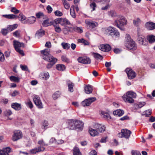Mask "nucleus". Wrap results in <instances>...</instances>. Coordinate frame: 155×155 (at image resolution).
<instances>
[{"mask_svg": "<svg viewBox=\"0 0 155 155\" xmlns=\"http://www.w3.org/2000/svg\"><path fill=\"white\" fill-rule=\"evenodd\" d=\"M45 150V148L43 147H40L38 148L32 149L29 151L30 154H36L38 152L43 151Z\"/></svg>", "mask_w": 155, "mask_h": 155, "instance_id": "13", "label": "nucleus"}, {"mask_svg": "<svg viewBox=\"0 0 155 155\" xmlns=\"http://www.w3.org/2000/svg\"><path fill=\"white\" fill-rule=\"evenodd\" d=\"M22 137V134L21 131L15 130L13 132L12 139L13 141H15L21 139Z\"/></svg>", "mask_w": 155, "mask_h": 155, "instance_id": "6", "label": "nucleus"}, {"mask_svg": "<svg viewBox=\"0 0 155 155\" xmlns=\"http://www.w3.org/2000/svg\"><path fill=\"white\" fill-rule=\"evenodd\" d=\"M26 105L29 107L31 109L33 108V105L31 101L30 100H28L27 102H25Z\"/></svg>", "mask_w": 155, "mask_h": 155, "instance_id": "47", "label": "nucleus"}, {"mask_svg": "<svg viewBox=\"0 0 155 155\" xmlns=\"http://www.w3.org/2000/svg\"><path fill=\"white\" fill-rule=\"evenodd\" d=\"M61 45L62 46L63 48L65 49H68L70 47V45L68 43L62 42L61 44Z\"/></svg>", "mask_w": 155, "mask_h": 155, "instance_id": "44", "label": "nucleus"}, {"mask_svg": "<svg viewBox=\"0 0 155 155\" xmlns=\"http://www.w3.org/2000/svg\"><path fill=\"white\" fill-rule=\"evenodd\" d=\"M54 15L55 16H61L63 14L62 12L59 10H56L54 12Z\"/></svg>", "mask_w": 155, "mask_h": 155, "instance_id": "54", "label": "nucleus"}, {"mask_svg": "<svg viewBox=\"0 0 155 155\" xmlns=\"http://www.w3.org/2000/svg\"><path fill=\"white\" fill-rule=\"evenodd\" d=\"M11 12H14L15 14H17L19 12V10H17L15 7H12L11 8Z\"/></svg>", "mask_w": 155, "mask_h": 155, "instance_id": "59", "label": "nucleus"}, {"mask_svg": "<svg viewBox=\"0 0 155 155\" xmlns=\"http://www.w3.org/2000/svg\"><path fill=\"white\" fill-rule=\"evenodd\" d=\"M7 29L3 28L2 29L1 33L4 35H6L8 32Z\"/></svg>", "mask_w": 155, "mask_h": 155, "instance_id": "52", "label": "nucleus"}, {"mask_svg": "<svg viewBox=\"0 0 155 155\" xmlns=\"http://www.w3.org/2000/svg\"><path fill=\"white\" fill-rule=\"evenodd\" d=\"M124 111L120 109L114 111L113 112V114L119 117L122 116L124 114Z\"/></svg>", "mask_w": 155, "mask_h": 155, "instance_id": "24", "label": "nucleus"}, {"mask_svg": "<svg viewBox=\"0 0 155 155\" xmlns=\"http://www.w3.org/2000/svg\"><path fill=\"white\" fill-rule=\"evenodd\" d=\"M147 39L150 43H152L155 41V36L152 35H149L147 37Z\"/></svg>", "mask_w": 155, "mask_h": 155, "instance_id": "31", "label": "nucleus"}, {"mask_svg": "<svg viewBox=\"0 0 155 155\" xmlns=\"http://www.w3.org/2000/svg\"><path fill=\"white\" fill-rule=\"evenodd\" d=\"M11 150V149L9 147L4 148L2 150H0V155H9L8 153Z\"/></svg>", "mask_w": 155, "mask_h": 155, "instance_id": "16", "label": "nucleus"}, {"mask_svg": "<svg viewBox=\"0 0 155 155\" xmlns=\"http://www.w3.org/2000/svg\"><path fill=\"white\" fill-rule=\"evenodd\" d=\"M75 121V124L76 125V128L80 130H82L83 128L84 123L83 122L78 120H74Z\"/></svg>", "mask_w": 155, "mask_h": 155, "instance_id": "21", "label": "nucleus"}, {"mask_svg": "<svg viewBox=\"0 0 155 155\" xmlns=\"http://www.w3.org/2000/svg\"><path fill=\"white\" fill-rule=\"evenodd\" d=\"M94 128L97 130L99 134L100 133L104 132L105 130V127L102 124H96L94 125Z\"/></svg>", "mask_w": 155, "mask_h": 155, "instance_id": "11", "label": "nucleus"}, {"mask_svg": "<svg viewBox=\"0 0 155 155\" xmlns=\"http://www.w3.org/2000/svg\"><path fill=\"white\" fill-rule=\"evenodd\" d=\"M33 101L38 108L42 109L43 107L40 98L38 96L34 95L33 97Z\"/></svg>", "mask_w": 155, "mask_h": 155, "instance_id": "5", "label": "nucleus"}, {"mask_svg": "<svg viewBox=\"0 0 155 155\" xmlns=\"http://www.w3.org/2000/svg\"><path fill=\"white\" fill-rule=\"evenodd\" d=\"M131 153L132 155H141L140 152L137 150H132Z\"/></svg>", "mask_w": 155, "mask_h": 155, "instance_id": "57", "label": "nucleus"}, {"mask_svg": "<svg viewBox=\"0 0 155 155\" xmlns=\"http://www.w3.org/2000/svg\"><path fill=\"white\" fill-rule=\"evenodd\" d=\"M9 79L12 81L16 83H19L20 81V78L18 77H15L14 76H11L9 77Z\"/></svg>", "mask_w": 155, "mask_h": 155, "instance_id": "25", "label": "nucleus"}, {"mask_svg": "<svg viewBox=\"0 0 155 155\" xmlns=\"http://www.w3.org/2000/svg\"><path fill=\"white\" fill-rule=\"evenodd\" d=\"M3 17L10 19H12L16 18L17 16L14 15H4L2 16Z\"/></svg>", "mask_w": 155, "mask_h": 155, "instance_id": "35", "label": "nucleus"}, {"mask_svg": "<svg viewBox=\"0 0 155 155\" xmlns=\"http://www.w3.org/2000/svg\"><path fill=\"white\" fill-rule=\"evenodd\" d=\"M139 41L140 43H141L142 44H143V42L145 39V38L144 36H142V37H139Z\"/></svg>", "mask_w": 155, "mask_h": 155, "instance_id": "62", "label": "nucleus"}, {"mask_svg": "<svg viewBox=\"0 0 155 155\" xmlns=\"http://www.w3.org/2000/svg\"><path fill=\"white\" fill-rule=\"evenodd\" d=\"M114 25L121 30H123L121 27L122 26L126 25L127 24V21L122 16H119L117 20L114 21Z\"/></svg>", "mask_w": 155, "mask_h": 155, "instance_id": "3", "label": "nucleus"}, {"mask_svg": "<svg viewBox=\"0 0 155 155\" xmlns=\"http://www.w3.org/2000/svg\"><path fill=\"white\" fill-rule=\"evenodd\" d=\"M75 124V121L74 120H71L69 122V128L72 130H75L77 129L76 125Z\"/></svg>", "mask_w": 155, "mask_h": 155, "instance_id": "17", "label": "nucleus"}, {"mask_svg": "<svg viewBox=\"0 0 155 155\" xmlns=\"http://www.w3.org/2000/svg\"><path fill=\"white\" fill-rule=\"evenodd\" d=\"M84 64H90L91 63V60L89 58L84 57H83Z\"/></svg>", "mask_w": 155, "mask_h": 155, "instance_id": "49", "label": "nucleus"}, {"mask_svg": "<svg viewBox=\"0 0 155 155\" xmlns=\"http://www.w3.org/2000/svg\"><path fill=\"white\" fill-rule=\"evenodd\" d=\"M19 16L21 18L20 20L22 23H27V21L25 20L26 17L25 16L22 14H20Z\"/></svg>", "mask_w": 155, "mask_h": 155, "instance_id": "46", "label": "nucleus"}, {"mask_svg": "<svg viewBox=\"0 0 155 155\" xmlns=\"http://www.w3.org/2000/svg\"><path fill=\"white\" fill-rule=\"evenodd\" d=\"M13 45L15 50L22 55H24V53L22 50H21L20 47L24 46V45L23 43H21L15 40L13 41Z\"/></svg>", "mask_w": 155, "mask_h": 155, "instance_id": "4", "label": "nucleus"}, {"mask_svg": "<svg viewBox=\"0 0 155 155\" xmlns=\"http://www.w3.org/2000/svg\"><path fill=\"white\" fill-rule=\"evenodd\" d=\"M145 104V102H139L136 105V107L138 108H140L144 106Z\"/></svg>", "mask_w": 155, "mask_h": 155, "instance_id": "55", "label": "nucleus"}, {"mask_svg": "<svg viewBox=\"0 0 155 155\" xmlns=\"http://www.w3.org/2000/svg\"><path fill=\"white\" fill-rule=\"evenodd\" d=\"M116 13L113 11H110L109 13V15L111 17H114L116 15Z\"/></svg>", "mask_w": 155, "mask_h": 155, "instance_id": "64", "label": "nucleus"}, {"mask_svg": "<svg viewBox=\"0 0 155 155\" xmlns=\"http://www.w3.org/2000/svg\"><path fill=\"white\" fill-rule=\"evenodd\" d=\"M84 90L85 92L87 94H90L92 93L93 90L92 87L90 85L88 84L84 86Z\"/></svg>", "mask_w": 155, "mask_h": 155, "instance_id": "23", "label": "nucleus"}, {"mask_svg": "<svg viewBox=\"0 0 155 155\" xmlns=\"http://www.w3.org/2000/svg\"><path fill=\"white\" fill-rule=\"evenodd\" d=\"M78 41L79 42L83 43L85 45H90L89 42L83 38L79 39L78 40Z\"/></svg>", "mask_w": 155, "mask_h": 155, "instance_id": "40", "label": "nucleus"}, {"mask_svg": "<svg viewBox=\"0 0 155 155\" xmlns=\"http://www.w3.org/2000/svg\"><path fill=\"white\" fill-rule=\"evenodd\" d=\"M50 49L48 48L46 49L41 51L43 59L47 61L52 62L49 63L47 65V68L48 69L51 68L57 61V59L56 58H54L52 55L50 54Z\"/></svg>", "mask_w": 155, "mask_h": 155, "instance_id": "1", "label": "nucleus"}, {"mask_svg": "<svg viewBox=\"0 0 155 155\" xmlns=\"http://www.w3.org/2000/svg\"><path fill=\"white\" fill-rule=\"evenodd\" d=\"M99 48L101 50L104 52H108L111 50L110 46L108 44L101 45L99 46Z\"/></svg>", "mask_w": 155, "mask_h": 155, "instance_id": "14", "label": "nucleus"}, {"mask_svg": "<svg viewBox=\"0 0 155 155\" xmlns=\"http://www.w3.org/2000/svg\"><path fill=\"white\" fill-rule=\"evenodd\" d=\"M70 24V22L67 19L61 18L60 24L61 25H64L65 24Z\"/></svg>", "mask_w": 155, "mask_h": 155, "instance_id": "28", "label": "nucleus"}, {"mask_svg": "<svg viewBox=\"0 0 155 155\" xmlns=\"http://www.w3.org/2000/svg\"><path fill=\"white\" fill-rule=\"evenodd\" d=\"M73 155H81L79 148L75 147L73 150Z\"/></svg>", "mask_w": 155, "mask_h": 155, "instance_id": "32", "label": "nucleus"}, {"mask_svg": "<svg viewBox=\"0 0 155 155\" xmlns=\"http://www.w3.org/2000/svg\"><path fill=\"white\" fill-rule=\"evenodd\" d=\"M12 114V111L9 110H6L5 111L4 114L5 115L7 116H8L11 115Z\"/></svg>", "mask_w": 155, "mask_h": 155, "instance_id": "53", "label": "nucleus"}, {"mask_svg": "<svg viewBox=\"0 0 155 155\" xmlns=\"http://www.w3.org/2000/svg\"><path fill=\"white\" fill-rule=\"evenodd\" d=\"M96 100L95 97H90L84 100L81 102V104L83 107L88 106Z\"/></svg>", "mask_w": 155, "mask_h": 155, "instance_id": "8", "label": "nucleus"}, {"mask_svg": "<svg viewBox=\"0 0 155 155\" xmlns=\"http://www.w3.org/2000/svg\"><path fill=\"white\" fill-rule=\"evenodd\" d=\"M54 28L55 31L57 33H60L61 32V29L59 25L53 26Z\"/></svg>", "mask_w": 155, "mask_h": 155, "instance_id": "51", "label": "nucleus"}, {"mask_svg": "<svg viewBox=\"0 0 155 155\" xmlns=\"http://www.w3.org/2000/svg\"><path fill=\"white\" fill-rule=\"evenodd\" d=\"M62 1L64 8L67 9H69L70 7V5L69 2L66 0H62Z\"/></svg>", "mask_w": 155, "mask_h": 155, "instance_id": "41", "label": "nucleus"}, {"mask_svg": "<svg viewBox=\"0 0 155 155\" xmlns=\"http://www.w3.org/2000/svg\"><path fill=\"white\" fill-rule=\"evenodd\" d=\"M56 68L58 70L60 71H64L66 68L65 65L61 64H57L56 65Z\"/></svg>", "mask_w": 155, "mask_h": 155, "instance_id": "27", "label": "nucleus"}, {"mask_svg": "<svg viewBox=\"0 0 155 155\" xmlns=\"http://www.w3.org/2000/svg\"><path fill=\"white\" fill-rule=\"evenodd\" d=\"M125 46L128 48L132 50H135L137 48L136 45L134 41H131L128 43L125 44Z\"/></svg>", "mask_w": 155, "mask_h": 155, "instance_id": "10", "label": "nucleus"}, {"mask_svg": "<svg viewBox=\"0 0 155 155\" xmlns=\"http://www.w3.org/2000/svg\"><path fill=\"white\" fill-rule=\"evenodd\" d=\"M96 7V5L94 2H92L90 4V7L92 9V11L95 10Z\"/></svg>", "mask_w": 155, "mask_h": 155, "instance_id": "58", "label": "nucleus"}, {"mask_svg": "<svg viewBox=\"0 0 155 155\" xmlns=\"http://www.w3.org/2000/svg\"><path fill=\"white\" fill-rule=\"evenodd\" d=\"M114 36L118 38L120 36V33L115 29V31L114 32V35L112 36L114 37Z\"/></svg>", "mask_w": 155, "mask_h": 155, "instance_id": "61", "label": "nucleus"}, {"mask_svg": "<svg viewBox=\"0 0 155 155\" xmlns=\"http://www.w3.org/2000/svg\"><path fill=\"white\" fill-rule=\"evenodd\" d=\"M36 18L34 16H31L28 18L27 22L30 24H33L36 21Z\"/></svg>", "mask_w": 155, "mask_h": 155, "instance_id": "29", "label": "nucleus"}, {"mask_svg": "<svg viewBox=\"0 0 155 155\" xmlns=\"http://www.w3.org/2000/svg\"><path fill=\"white\" fill-rule=\"evenodd\" d=\"M85 23L87 25L92 28L97 27L98 25L97 23L92 21L86 20L85 21Z\"/></svg>", "mask_w": 155, "mask_h": 155, "instance_id": "15", "label": "nucleus"}, {"mask_svg": "<svg viewBox=\"0 0 155 155\" xmlns=\"http://www.w3.org/2000/svg\"><path fill=\"white\" fill-rule=\"evenodd\" d=\"M131 41H133L131 39L130 35L128 34H127L125 36V43H128Z\"/></svg>", "mask_w": 155, "mask_h": 155, "instance_id": "45", "label": "nucleus"}, {"mask_svg": "<svg viewBox=\"0 0 155 155\" xmlns=\"http://www.w3.org/2000/svg\"><path fill=\"white\" fill-rule=\"evenodd\" d=\"M52 21L49 22L48 20H45L43 22L42 25L44 27H47L52 25Z\"/></svg>", "mask_w": 155, "mask_h": 155, "instance_id": "42", "label": "nucleus"}, {"mask_svg": "<svg viewBox=\"0 0 155 155\" xmlns=\"http://www.w3.org/2000/svg\"><path fill=\"white\" fill-rule=\"evenodd\" d=\"M13 36L16 37H20V31H16L13 33Z\"/></svg>", "mask_w": 155, "mask_h": 155, "instance_id": "50", "label": "nucleus"}, {"mask_svg": "<svg viewBox=\"0 0 155 155\" xmlns=\"http://www.w3.org/2000/svg\"><path fill=\"white\" fill-rule=\"evenodd\" d=\"M61 94V92L59 91H57L55 92L52 96V97L54 100H56L58 98L60 97Z\"/></svg>", "mask_w": 155, "mask_h": 155, "instance_id": "36", "label": "nucleus"}, {"mask_svg": "<svg viewBox=\"0 0 155 155\" xmlns=\"http://www.w3.org/2000/svg\"><path fill=\"white\" fill-rule=\"evenodd\" d=\"M129 79H132L135 77L136 74L135 72L131 69L127 68L125 70Z\"/></svg>", "mask_w": 155, "mask_h": 155, "instance_id": "9", "label": "nucleus"}, {"mask_svg": "<svg viewBox=\"0 0 155 155\" xmlns=\"http://www.w3.org/2000/svg\"><path fill=\"white\" fill-rule=\"evenodd\" d=\"M131 133V131L127 129H123L121 130V132L118 134V136L120 137H124L128 139Z\"/></svg>", "mask_w": 155, "mask_h": 155, "instance_id": "7", "label": "nucleus"}, {"mask_svg": "<svg viewBox=\"0 0 155 155\" xmlns=\"http://www.w3.org/2000/svg\"><path fill=\"white\" fill-rule=\"evenodd\" d=\"M136 94L133 91H129L124 94L122 97L123 100L125 102H128L130 103H133L134 102L133 99L136 97Z\"/></svg>", "mask_w": 155, "mask_h": 155, "instance_id": "2", "label": "nucleus"}, {"mask_svg": "<svg viewBox=\"0 0 155 155\" xmlns=\"http://www.w3.org/2000/svg\"><path fill=\"white\" fill-rule=\"evenodd\" d=\"M141 23V20L139 18H137L133 21L134 25L136 26H138Z\"/></svg>", "mask_w": 155, "mask_h": 155, "instance_id": "38", "label": "nucleus"}, {"mask_svg": "<svg viewBox=\"0 0 155 155\" xmlns=\"http://www.w3.org/2000/svg\"><path fill=\"white\" fill-rule=\"evenodd\" d=\"M101 116L105 119H110V116L109 114L106 112H105L103 111H101Z\"/></svg>", "mask_w": 155, "mask_h": 155, "instance_id": "34", "label": "nucleus"}, {"mask_svg": "<svg viewBox=\"0 0 155 155\" xmlns=\"http://www.w3.org/2000/svg\"><path fill=\"white\" fill-rule=\"evenodd\" d=\"M18 25L17 24H15L14 25H9L7 27V29L8 30V31H11L17 27Z\"/></svg>", "mask_w": 155, "mask_h": 155, "instance_id": "37", "label": "nucleus"}, {"mask_svg": "<svg viewBox=\"0 0 155 155\" xmlns=\"http://www.w3.org/2000/svg\"><path fill=\"white\" fill-rule=\"evenodd\" d=\"M35 15L36 17L38 18H39L44 17L43 13L40 12L36 13Z\"/></svg>", "mask_w": 155, "mask_h": 155, "instance_id": "56", "label": "nucleus"}, {"mask_svg": "<svg viewBox=\"0 0 155 155\" xmlns=\"http://www.w3.org/2000/svg\"><path fill=\"white\" fill-rule=\"evenodd\" d=\"M44 35L45 31L44 30L42 29H40L38 31L36 34V35L38 37H41Z\"/></svg>", "mask_w": 155, "mask_h": 155, "instance_id": "39", "label": "nucleus"}, {"mask_svg": "<svg viewBox=\"0 0 155 155\" xmlns=\"http://www.w3.org/2000/svg\"><path fill=\"white\" fill-rule=\"evenodd\" d=\"M12 108L16 110H19L21 108V104L17 103H13L11 104Z\"/></svg>", "mask_w": 155, "mask_h": 155, "instance_id": "22", "label": "nucleus"}, {"mask_svg": "<svg viewBox=\"0 0 155 155\" xmlns=\"http://www.w3.org/2000/svg\"><path fill=\"white\" fill-rule=\"evenodd\" d=\"M61 60L62 61L67 63H69L70 62L69 59L65 56H63L61 57Z\"/></svg>", "mask_w": 155, "mask_h": 155, "instance_id": "48", "label": "nucleus"}, {"mask_svg": "<svg viewBox=\"0 0 155 155\" xmlns=\"http://www.w3.org/2000/svg\"><path fill=\"white\" fill-rule=\"evenodd\" d=\"M145 26L147 29L149 30H152L155 29V23L151 22H147Z\"/></svg>", "mask_w": 155, "mask_h": 155, "instance_id": "20", "label": "nucleus"}, {"mask_svg": "<svg viewBox=\"0 0 155 155\" xmlns=\"http://www.w3.org/2000/svg\"><path fill=\"white\" fill-rule=\"evenodd\" d=\"M60 19L61 18H56L53 21H52V24H52V25L53 26H54V25L56 26L59 25L57 24H60Z\"/></svg>", "mask_w": 155, "mask_h": 155, "instance_id": "43", "label": "nucleus"}, {"mask_svg": "<svg viewBox=\"0 0 155 155\" xmlns=\"http://www.w3.org/2000/svg\"><path fill=\"white\" fill-rule=\"evenodd\" d=\"M19 94V92L16 90H15L14 91L13 93L11 94V96L12 97H15L17 95Z\"/></svg>", "mask_w": 155, "mask_h": 155, "instance_id": "63", "label": "nucleus"}, {"mask_svg": "<svg viewBox=\"0 0 155 155\" xmlns=\"http://www.w3.org/2000/svg\"><path fill=\"white\" fill-rule=\"evenodd\" d=\"M49 73L47 72L40 74L39 75L40 78L42 80H46L49 78Z\"/></svg>", "mask_w": 155, "mask_h": 155, "instance_id": "18", "label": "nucleus"}, {"mask_svg": "<svg viewBox=\"0 0 155 155\" xmlns=\"http://www.w3.org/2000/svg\"><path fill=\"white\" fill-rule=\"evenodd\" d=\"M89 133L92 137L97 136L99 134L97 130L94 128H90L88 130Z\"/></svg>", "mask_w": 155, "mask_h": 155, "instance_id": "19", "label": "nucleus"}, {"mask_svg": "<svg viewBox=\"0 0 155 155\" xmlns=\"http://www.w3.org/2000/svg\"><path fill=\"white\" fill-rule=\"evenodd\" d=\"M74 5H72L70 9V13L71 16L73 18H75L76 15L75 11L74 10Z\"/></svg>", "mask_w": 155, "mask_h": 155, "instance_id": "30", "label": "nucleus"}, {"mask_svg": "<svg viewBox=\"0 0 155 155\" xmlns=\"http://www.w3.org/2000/svg\"><path fill=\"white\" fill-rule=\"evenodd\" d=\"M115 28L112 27H109L104 29V33L107 35H109L113 36L114 35V32L115 31Z\"/></svg>", "mask_w": 155, "mask_h": 155, "instance_id": "12", "label": "nucleus"}, {"mask_svg": "<svg viewBox=\"0 0 155 155\" xmlns=\"http://www.w3.org/2000/svg\"><path fill=\"white\" fill-rule=\"evenodd\" d=\"M92 55L94 58L97 60H102L103 58L102 55L97 53H92Z\"/></svg>", "mask_w": 155, "mask_h": 155, "instance_id": "33", "label": "nucleus"}, {"mask_svg": "<svg viewBox=\"0 0 155 155\" xmlns=\"http://www.w3.org/2000/svg\"><path fill=\"white\" fill-rule=\"evenodd\" d=\"M20 68L21 69L24 71H28V70L27 67L26 65H23L21 64L20 65Z\"/></svg>", "mask_w": 155, "mask_h": 155, "instance_id": "60", "label": "nucleus"}, {"mask_svg": "<svg viewBox=\"0 0 155 155\" xmlns=\"http://www.w3.org/2000/svg\"><path fill=\"white\" fill-rule=\"evenodd\" d=\"M67 84L68 87V90L70 92H72L73 91V87L74 84L70 81L67 82Z\"/></svg>", "mask_w": 155, "mask_h": 155, "instance_id": "26", "label": "nucleus"}]
</instances>
